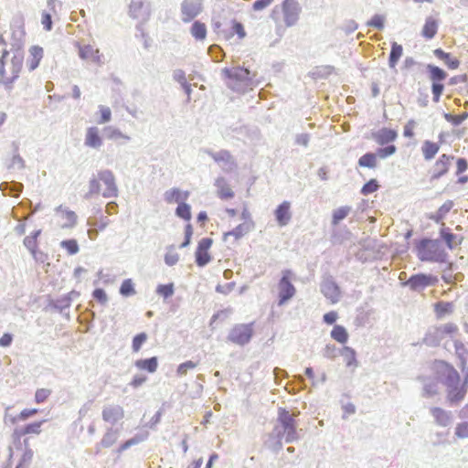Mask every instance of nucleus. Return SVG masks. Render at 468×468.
Masks as SVG:
<instances>
[{"label":"nucleus","instance_id":"1","mask_svg":"<svg viewBox=\"0 0 468 468\" xmlns=\"http://www.w3.org/2000/svg\"><path fill=\"white\" fill-rule=\"evenodd\" d=\"M414 251L420 261L444 263L448 252L439 239L421 238L414 240Z\"/></svg>","mask_w":468,"mask_h":468},{"label":"nucleus","instance_id":"2","mask_svg":"<svg viewBox=\"0 0 468 468\" xmlns=\"http://www.w3.org/2000/svg\"><path fill=\"white\" fill-rule=\"evenodd\" d=\"M271 437H284L285 443H292L299 441L300 436L297 431V421L295 416L291 414L285 408L278 409L276 424L271 432Z\"/></svg>","mask_w":468,"mask_h":468},{"label":"nucleus","instance_id":"3","mask_svg":"<svg viewBox=\"0 0 468 468\" xmlns=\"http://www.w3.org/2000/svg\"><path fill=\"white\" fill-rule=\"evenodd\" d=\"M10 28L12 30L11 37V50L13 51V69L15 71L17 70L19 66L24 60V37L25 30L23 27V22L21 19L16 18L13 19L10 25Z\"/></svg>","mask_w":468,"mask_h":468},{"label":"nucleus","instance_id":"4","mask_svg":"<svg viewBox=\"0 0 468 468\" xmlns=\"http://www.w3.org/2000/svg\"><path fill=\"white\" fill-rule=\"evenodd\" d=\"M458 331L455 324L448 323L439 326H431L428 328L421 344L429 347H437L446 335H452Z\"/></svg>","mask_w":468,"mask_h":468},{"label":"nucleus","instance_id":"5","mask_svg":"<svg viewBox=\"0 0 468 468\" xmlns=\"http://www.w3.org/2000/svg\"><path fill=\"white\" fill-rule=\"evenodd\" d=\"M425 68L429 80L431 81L432 99L435 102H438L443 93V81L448 74L444 69L433 64H427Z\"/></svg>","mask_w":468,"mask_h":468},{"label":"nucleus","instance_id":"6","mask_svg":"<svg viewBox=\"0 0 468 468\" xmlns=\"http://www.w3.org/2000/svg\"><path fill=\"white\" fill-rule=\"evenodd\" d=\"M294 273L292 270L286 269L282 271V277L278 282V305L287 303L296 293V288L292 284Z\"/></svg>","mask_w":468,"mask_h":468},{"label":"nucleus","instance_id":"7","mask_svg":"<svg viewBox=\"0 0 468 468\" xmlns=\"http://www.w3.org/2000/svg\"><path fill=\"white\" fill-rule=\"evenodd\" d=\"M221 72L226 79L245 84L250 83L256 77V71L250 68L249 60L244 61L242 66L224 68Z\"/></svg>","mask_w":468,"mask_h":468},{"label":"nucleus","instance_id":"8","mask_svg":"<svg viewBox=\"0 0 468 468\" xmlns=\"http://www.w3.org/2000/svg\"><path fill=\"white\" fill-rule=\"evenodd\" d=\"M253 334V323L238 324L229 331L228 340L240 346H244L250 342Z\"/></svg>","mask_w":468,"mask_h":468},{"label":"nucleus","instance_id":"9","mask_svg":"<svg viewBox=\"0 0 468 468\" xmlns=\"http://www.w3.org/2000/svg\"><path fill=\"white\" fill-rule=\"evenodd\" d=\"M438 282V278L432 274L416 273L411 275L408 281L401 282L402 286H409L414 292H420L429 286Z\"/></svg>","mask_w":468,"mask_h":468},{"label":"nucleus","instance_id":"10","mask_svg":"<svg viewBox=\"0 0 468 468\" xmlns=\"http://www.w3.org/2000/svg\"><path fill=\"white\" fill-rule=\"evenodd\" d=\"M204 9V0H183L181 3V19L189 23L198 16Z\"/></svg>","mask_w":468,"mask_h":468},{"label":"nucleus","instance_id":"11","mask_svg":"<svg viewBox=\"0 0 468 468\" xmlns=\"http://www.w3.org/2000/svg\"><path fill=\"white\" fill-rule=\"evenodd\" d=\"M321 292L332 303H337L341 298L340 287L333 276L324 277L320 285Z\"/></svg>","mask_w":468,"mask_h":468},{"label":"nucleus","instance_id":"12","mask_svg":"<svg viewBox=\"0 0 468 468\" xmlns=\"http://www.w3.org/2000/svg\"><path fill=\"white\" fill-rule=\"evenodd\" d=\"M301 8L295 0H284L282 3L283 21L287 27H292L299 19Z\"/></svg>","mask_w":468,"mask_h":468},{"label":"nucleus","instance_id":"13","mask_svg":"<svg viewBox=\"0 0 468 468\" xmlns=\"http://www.w3.org/2000/svg\"><path fill=\"white\" fill-rule=\"evenodd\" d=\"M98 177L99 180L102 181L106 186V189L102 193L103 197H116L118 196V187L113 173L109 169H105L98 173Z\"/></svg>","mask_w":468,"mask_h":468},{"label":"nucleus","instance_id":"14","mask_svg":"<svg viewBox=\"0 0 468 468\" xmlns=\"http://www.w3.org/2000/svg\"><path fill=\"white\" fill-rule=\"evenodd\" d=\"M454 158L453 155L441 154L431 168V181L438 180L445 176L449 172L451 161Z\"/></svg>","mask_w":468,"mask_h":468},{"label":"nucleus","instance_id":"15","mask_svg":"<svg viewBox=\"0 0 468 468\" xmlns=\"http://www.w3.org/2000/svg\"><path fill=\"white\" fill-rule=\"evenodd\" d=\"M441 363L442 365V384L446 388H452L453 386L459 385L461 382V377L458 371L451 364L447 362L441 361Z\"/></svg>","mask_w":468,"mask_h":468},{"label":"nucleus","instance_id":"16","mask_svg":"<svg viewBox=\"0 0 468 468\" xmlns=\"http://www.w3.org/2000/svg\"><path fill=\"white\" fill-rule=\"evenodd\" d=\"M439 239H441V242L443 241L449 250H453L457 245L462 243L463 238L453 234L451 229L445 227L444 223H442V227L439 231Z\"/></svg>","mask_w":468,"mask_h":468},{"label":"nucleus","instance_id":"17","mask_svg":"<svg viewBox=\"0 0 468 468\" xmlns=\"http://www.w3.org/2000/svg\"><path fill=\"white\" fill-rule=\"evenodd\" d=\"M101 416L104 421L115 424L124 417V410L120 405L105 406Z\"/></svg>","mask_w":468,"mask_h":468},{"label":"nucleus","instance_id":"18","mask_svg":"<svg viewBox=\"0 0 468 468\" xmlns=\"http://www.w3.org/2000/svg\"><path fill=\"white\" fill-rule=\"evenodd\" d=\"M13 57L10 59V65L8 67V70L10 72V75L7 74V70L5 68V73L4 75H0V84H3L5 86V90L11 91L13 89L14 82L18 79L19 73L21 71L23 62L19 66L16 71H15V69H13Z\"/></svg>","mask_w":468,"mask_h":468},{"label":"nucleus","instance_id":"19","mask_svg":"<svg viewBox=\"0 0 468 468\" xmlns=\"http://www.w3.org/2000/svg\"><path fill=\"white\" fill-rule=\"evenodd\" d=\"M274 217L279 226L288 225L292 218L291 203L289 201L282 202L274 210Z\"/></svg>","mask_w":468,"mask_h":468},{"label":"nucleus","instance_id":"20","mask_svg":"<svg viewBox=\"0 0 468 468\" xmlns=\"http://www.w3.org/2000/svg\"><path fill=\"white\" fill-rule=\"evenodd\" d=\"M398 137L396 130L390 128H381L379 131L372 133V138L379 144L386 145L394 142Z\"/></svg>","mask_w":468,"mask_h":468},{"label":"nucleus","instance_id":"21","mask_svg":"<svg viewBox=\"0 0 468 468\" xmlns=\"http://www.w3.org/2000/svg\"><path fill=\"white\" fill-rule=\"evenodd\" d=\"M72 298L70 294H65L56 300H52L49 303V307L59 312L62 315H64L68 320H69V312H66L71 305Z\"/></svg>","mask_w":468,"mask_h":468},{"label":"nucleus","instance_id":"22","mask_svg":"<svg viewBox=\"0 0 468 468\" xmlns=\"http://www.w3.org/2000/svg\"><path fill=\"white\" fill-rule=\"evenodd\" d=\"M468 384L456 385L452 388H447V399L452 405H455L463 400L466 395Z\"/></svg>","mask_w":468,"mask_h":468},{"label":"nucleus","instance_id":"23","mask_svg":"<svg viewBox=\"0 0 468 468\" xmlns=\"http://www.w3.org/2000/svg\"><path fill=\"white\" fill-rule=\"evenodd\" d=\"M235 34L239 39H242L246 37V31L244 29L243 24L239 21H237L236 19H231L229 21V28H224L222 30V36L224 38L229 39Z\"/></svg>","mask_w":468,"mask_h":468},{"label":"nucleus","instance_id":"24","mask_svg":"<svg viewBox=\"0 0 468 468\" xmlns=\"http://www.w3.org/2000/svg\"><path fill=\"white\" fill-rule=\"evenodd\" d=\"M430 411L436 424L439 426L447 427L452 423V416L451 411L445 410L440 407H432Z\"/></svg>","mask_w":468,"mask_h":468},{"label":"nucleus","instance_id":"25","mask_svg":"<svg viewBox=\"0 0 468 468\" xmlns=\"http://www.w3.org/2000/svg\"><path fill=\"white\" fill-rule=\"evenodd\" d=\"M189 195L190 193L188 191L183 192L177 187H173L165 192L164 198L169 204L177 203L178 205L179 202L186 200L189 197Z\"/></svg>","mask_w":468,"mask_h":468},{"label":"nucleus","instance_id":"26","mask_svg":"<svg viewBox=\"0 0 468 468\" xmlns=\"http://www.w3.org/2000/svg\"><path fill=\"white\" fill-rule=\"evenodd\" d=\"M30 58L27 60V67L29 71L35 70L43 58L44 50L39 46H32L29 48Z\"/></svg>","mask_w":468,"mask_h":468},{"label":"nucleus","instance_id":"27","mask_svg":"<svg viewBox=\"0 0 468 468\" xmlns=\"http://www.w3.org/2000/svg\"><path fill=\"white\" fill-rule=\"evenodd\" d=\"M102 144V139L99 133L97 127H90L87 129L85 137V145L91 148H99Z\"/></svg>","mask_w":468,"mask_h":468},{"label":"nucleus","instance_id":"28","mask_svg":"<svg viewBox=\"0 0 468 468\" xmlns=\"http://www.w3.org/2000/svg\"><path fill=\"white\" fill-rule=\"evenodd\" d=\"M134 366L140 370H144L152 374L154 373L158 367V358L157 356H151L149 358L137 359L134 362Z\"/></svg>","mask_w":468,"mask_h":468},{"label":"nucleus","instance_id":"29","mask_svg":"<svg viewBox=\"0 0 468 468\" xmlns=\"http://www.w3.org/2000/svg\"><path fill=\"white\" fill-rule=\"evenodd\" d=\"M0 190L5 196L18 197L23 190V184L16 181L3 182L0 184Z\"/></svg>","mask_w":468,"mask_h":468},{"label":"nucleus","instance_id":"30","mask_svg":"<svg viewBox=\"0 0 468 468\" xmlns=\"http://www.w3.org/2000/svg\"><path fill=\"white\" fill-rule=\"evenodd\" d=\"M454 311V304L452 302L439 301L434 303V313L436 318L441 320L446 315H450Z\"/></svg>","mask_w":468,"mask_h":468},{"label":"nucleus","instance_id":"31","mask_svg":"<svg viewBox=\"0 0 468 468\" xmlns=\"http://www.w3.org/2000/svg\"><path fill=\"white\" fill-rule=\"evenodd\" d=\"M439 23L437 19L432 16H428L425 20L424 26L421 30V36L426 39H431L435 37L438 31Z\"/></svg>","mask_w":468,"mask_h":468},{"label":"nucleus","instance_id":"32","mask_svg":"<svg viewBox=\"0 0 468 468\" xmlns=\"http://www.w3.org/2000/svg\"><path fill=\"white\" fill-rule=\"evenodd\" d=\"M253 228H254V222L253 221L243 222V223L238 225L232 230L225 233L224 234V239H226L228 236H233L236 239H239L244 235H246L250 230H252Z\"/></svg>","mask_w":468,"mask_h":468},{"label":"nucleus","instance_id":"33","mask_svg":"<svg viewBox=\"0 0 468 468\" xmlns=\"http://www.w3.org/2000/svg\"><path fill=\"white\" fill-rule=\"evenodd\" d=\"M129 16L133 19L145 18L148 13L144 9V5L142 0H132L129 5Z\"/></svg>","mask_w":468,"mask_h":468},{"label":"nucleus","instance_id":"34","mask_svg":"<svg viewBox=\"0 0 468 468\" xmlns=\"http://www.w3.org/2000/svg\"><path fill=\"white\" fill-rule=\"evenodd\" d=\"M79 56L82 59H91L96 63H101V55L98 48H93L90 45H84L80 48Z\"/></svg>","mask_w":468,"mask_h":468},{"label":"nucleus","instance_id":"35","mask_svg":"<svg viewBox=\"0 0 468 468\" xmlns=\"http://www.w3.org/2000/svg\"><path fill=\"white\" fill-rule=\"evenodd\" d=\"M440 150V145L437 143L430 140H425L421 146L423 157L426 161H430L435 157Z\"/></svg>","mask_w":468,"mask_h":468},{"label":"nucleus","instance_id":"36","mask_svg":"<svg viewBox=\"0 0 468 468\" xmlns=\"http://www.w3.org/2000/svg\"><path fill=\"white\" fill-rule=\"evenodd\" d=\"M453 207V202L452 200L445 201L435 212L434 215H431L430 217L431 219H432L437 224L443 223L442 220L445 218V216L450 212V210Z\"/></svg>","mask_w":468,"mask_h":468},{"label":"nucleus","instance_id":"37","mask_svg":"<svg viewBox=\"0 0 468 468\" xmlns=\"http://www.w3.org/2000/svg\"><path fill=\"white\" fill-rule=\"evenodd\" d=\"M403 54V48L400 44H398L397 42L391 43V49L388 56V66L391 69H394L396 65L398 64L399 58H401Z\"/></svg>","mask_w":468,"mask_h":468},{"label":"nucleus","instance_id":"38","mask_svg":"<svg viewBox=\"0 0 468 468\" xmlns=\"http://www.w3.org/2000/svg\"><path fill=\"white\" fill-rule=\"evenodd\" d=\"M331 337L340 344H346L348 340V332L345 326L335 324L330 333Z\"/></svg>","mask_w":468,"mask_h":468},{"label":"nucleus","instance_id":"39","mask_svg":"<svg viewBox=\"0 0 468 468\" xmlns=\"http://www.w3.org/2000/svg\"><path fill=\"white\" fill-rule=\"evenodd\" d=\"M190 33L196 40H204L207 37V27L205 23L196 20L191 26Z\"/></svg>","mask_w":468,"mask_h":468},{"label":"nucleus","instance_id":"40","mask_svg":"<svg viewBox=\"0 0 468 468\" xmlns=\"http://www.w3.org/2000/svg\"><path fill=\"white\" fill-rule=\"evenodd\" d=\"M352 210L350 206H343L333 211L332 214V225L337 226L343 219H345L349 212Z\"/></svg>","mask_w":468,"mask_h":468},{"label":"nucleus","instance_id":"41","mask_svg":"<svg viewBox=\"0 0 468 468\" xmlns=\"http://www.w3.org/2000/svg\"><path fill=\"white\" fill-rule=\"evenodd\" d=\"M339 353L342 356H344L347 367L357 366L356 353L355 349L350 346H344L341 350H339Z\"/></svg>","mask_w":468,"mask_h":468},{"label":"nucleus","instance_id":"42","mask_svg":"<svg viewBox=\"0 0 468 468\" xmlns=\"http://www.w3.org/2000/svg\"><path fill=\"white\" fill-rule=\"evenodd\" d=\"M45 422H46V420L27 423L22 427H19L21 430L19 431V433L24 434V435H26V434H39L41 431V426ZM16 433H18V431Z\"/></svg>","mask_w":468,"mask_h":468},{"label":"nucleus","instance_id":"43","mask_svg":"<svg viewBox=\"0 0 468 468\" xmlns=\"http://www.w3.org/2000/svg\"><path fill=\"white\" fill-rule=\"evenodd\" d=\"M175 214L176 217L185 221H190L192 218L191 206L185 201L179 202L176 208Z\"/></svg>","mask_w":468,"mask_h":468},{"label":"nucleus","instance_id":"44","mask_svg":"<svg viewBox=\"0 0 468 468\" xmlns=\"http://www.w3.org/2000/svg\"><path fill=\"white\" fill-rule=\"evenodd\" d=\"M358 165L367 168H375L377 166L376 153L367 152L358 159Z\"/></svg>","mask_w":468,"mask_h":468},{"label":"nucleus","instance_id":"45","mask_svg":"<svg viewBox=\"0 0 468 468\" xmlns=\"http://www.w3.org/2000/svg\"><path fill=\"white\" fill-rule=\"evenodd\" d=\"M119 293L123 297H131L136 293L134 283L132 279L128 278L122 281Z\"/></svg>","mask_w":468,"mask_h":468},{"label":"nucleus","instance_id":"46","mask_svg":"<svg viewBox=\"0 0 468 468\" xmlns=\"http://www.w3.org/2000/svg\"><path fill=\"white\" fill-rule=\"evenodd\" d=\"M155 292L162 296L164 300H166L172 297L175 293V285L173 282H169L166 284H159L156 287Z\"/></svg>","mask_w":468,"mask_h":468},{"label":"nucleus","instance_id":"47","mask_svg":"<svg viewBox=\"0 0 468 468\" xmlns=\"http://www.w3.org/2000/svg\"><path fill=\"white\" fill-rule=\"evenodd\" d=\"M206 153L211 156L215 162L220 163H229L231 160V154L227 150H220L219 152H213L212 150H206Z\"/></svg>","mask_w":468,"mask_h":468},{"label":"nucleus","instance_id":"48","mask_svg":"<svg viewBox=\"0 0 468 468\" xmlns=\"http://www.w3.org/2000/svg\"><path fill=\"white\" fill-rule=\"evenodd\" d=\"M146 438H147V433H145V434H144V433H137L133 437H132L131 439H129L126 441H124L120 446L119 452L126 451L130 447H132L133 445H136V444H138L140 442H143L144 441L146 440Z\"/></svg>","mask_w":468,"mask_h":468},{"label":"nucleus","instance_id":"49","mask_svg":"<svg viewBox=\"0 0 468 468\" xmlns=\"http://www.w3.org/2000/svg\"><path fill=\"white\" fill-rule=\"evenodd\" d=\"M148 335L145 332H141L133 337L132 350L137 353L141 350L143 345L147 341Z\"/></svg>","mask_w":468,"mask_h":468},{"label":"nucleus","instance_id":"50","mask_svg":"<svg viewBox=\"0 0 468 468\" xmlns=\"http://www.w3.org/2000/svg\"><path fill=\"white\" fill-rule=\"evenodd\" d=\"M60 246L65 249L69 255H75L79 252L80 247L76 239H69L60 242Z\"/></svg>","mask_w":468,"mask_h":468},{"label":"nucleus","instance_id":"51","mask_svg":"<svg viewBox=\"0 0 468 468\" xmlns=\"http://www.w3.org/2000/svg\"><path fill=\"white\" fill-rule=\"evenodd\" d=\"M444 119L451 122L454 126H459L462 124L463 122H464L468 118V112H464L460 115H452L451 113L445 112L443 114Z\"/></svg>","mask_w":468,"mask_h":468},{"label":"nucleus","instance_id":"52","mask_svg":"<svg viewBox=\"0 0 468 468\" xmlns=\"http://www.w3.org/2000/svg\"><path fill=\"white\" fill-rule=\"evenodd\" d=\"M379 188V184L377 179L372 178L368 180L361 188V194L364 196H367L376 192Z\"/></svg>","mask_w":468,"mask_h":468},{"label":"nucleus","instance_id":"53","mask_svg":"<svg viewBox=\"0 0 468 468\" xmlns=\"http://www.w3.org/2000/svg\"><path fill=\"white\" fill-rule=\"evenodd\" d=\"M116 440H117L116 431H113L112 429H109L106 431V433L103 435V437L101 441V444L104 448H109L115 442Z\"/></svg>","mask_w":468,"mask_h":468},{"label":"nucleus","instance_id":"54","mask_svg":"<svg viewBox=\"0 0 468 468\" xmlns=\"http://www.w3.org/2000/svg\"><path fill=\"white\" fill-rule=\"evenodd\" d=\"M367 26L382 30L385 27V16L376 14L367 22Z\"/></svg>","mask_w":468,"mask_h":468},{"label":"nucleus","instance_id":"55","mask_svg":"<svg viewBox=\"0 0 468 468\" xmlns=\"http://www.w3.org/2000/svg\"><path fill=\"white\" fill-rule=\"evenodd\" d=\"M397 151V147L394 144H386L385 147H379L376 151L377 156L385 159L392 154H394Z\"/></svg>","mask_w":468,"mask_h":468},{"label":"nucleus","instance_id":"56","mask_svg":"<svg viewBox=\"0 0 468 468\" xmlns=\"http://www.w3.org/2000/svg\"><path fill=\"white\" fill-rule=\"evenodd\" d=\"M212 260L208 251L195 253V261L198 267H205Z\"/></svg>","mask_w":468,"mask_h":468},{"label":"nucleus","instance_id":"57","mask_svg":"<svg viewBox=\"0 0 468 468\" xmlns=\"http://www.w3.org/2000/svg\"><path fill=\"white\" fill-rule=\"evenodd\" d=\"M438 392V385L434 381L425 382L423 386V397H432Z\"/></svg>","mask_w":468,"mask_h":468},{"label":"nucleus","instance_id":"58","mask_svg":"<svg viewBox=\"0 0 468 468\" xmlns=\"http://www.w3.org/2000/svg\"><path fill=\"white\" fill-rule=\"evenodd\" d=\"M213 243V239L211 238H203L198 241L197 250L195 253L206 252L208 251Z\"/></svg>","mask_w":468,"mask_h":468},{"label":"nucleus","instance_id":"59","mask_svg":"<svg viewBox=\"0 0 468 468\" xmlns=\"http://www.w3.org/2000/svg\"><path fill=\"white\" fill-rule=\"evenodd\" d=\"M173 249V245L169 246L168 252L165 255V262L168 266H174L179 261V255L176 252H171Z\"/></svg>","mask_w":468,"mask_h":468},{"label":"nucleus","instance_id":"60","mask_svg":"<svg viewBox=\"0 0 468 468\" xmlns=\"http://www.w3.org/2000/svg\"><path fill=\"white\" fill-rule=\"evenodd\" d=\"M92 297L102 305L106 304L108 302L107 293L102 288H96L92 292Z\"/></svg>","mask_w":468,"mask_h":468},{"label":"nucleus","instance_id":"61","mask_svg":"<svg viewBox=\"0 0 468 468\" xmlns=\"http://www.w3.org/2000/svg\"><path fill=\"white\" fill-rule=\"evenodd\" d=\"M454 348L456 356L459 359L467 358L468 349L465 347L464 344L459 340L454 342Z\"/></svg>","mask_w":468,"mask_h":468},{"label":"nucleus","instance_id":"62","mask_svg":"<svg viewBox=\"0 0 468 468\" xmlns=\"http://www.w3.org/2000/svg\"><path fill=\"white\" fill-rule=\"evenodd\" d=\"M455 435L460 439L468 438V421L458 423L455 428Z\"/></svg>","mask_w":468,"mask_h":468},{"label":"nucleus","instance_id":"63","mask_svg":"<svg viewBox=\"0 0 468 468\" xmlns=\"http://www.w3.org/2000/svg\"><path fill=\"white\" fill-rule=\"evenodd\" d=\"M51 394L48 388H38L35 393V400L37 403L44 402Z\"/></svg>","mask_w":468,"mask_h":468},{"label":"nucleus","instance_id":"64","mask_svg":"<svg viewBox=\"0 0 468 468\" xmlns=\"http://www.w3.org/2000/svg\"><path fill=\"white\" fill-rule=\"evenodd\" d=\"M207 53L214 61H219V58L222 56L223 51L219 46L214 44L208 48Z\"/></svg>","mask_w":468,"mask_h":468}]
</instances>
